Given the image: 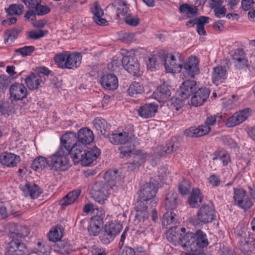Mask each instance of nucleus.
Listing matches in <instances>:
<instances>
[{
  "label": "nucleus",
  "mask_w": 255,
  "mask_h": 255,
  "mask_svg": "<svg viewBox=\"0 0 255 255\" xmlns=\"http://www.w3.org/2000/svg\"><path fill=\"white\" fill-rule=\"evenodd\" d=\"M233 198L234 204L245 210L249 209L252 206V201L246 192L242 189H234Z\"/></svg>",
  "instance_id": "obj_10"
},
{
  "label": "nucleus",
  "mask_w": 255,
  "mask_h": 255,
  "mask_svg": "<svg viewBox=\"0 0 255 255\" xmlns=\"http://www.w3.org/2000/svg\"><path fill=\"white\" fill-rule=\"evenodd\" d=\"M239 248L241 252L246 255H250L254 252L251 238L246 232L237 234Z\"/></svg>",
  "instance_id": "obj_13"
},
{
  "label": "nucleus",
  "mask_w": 255,
  "mask_h": 255,
  "mask_svg": "<svg viewBox=\"0 0 255 255\" xmlns=\"http://www.w3.org/2000/svg\"><path fill=\"white\" fill-rule=\"evenodd\" d=\"M8 236L11 240H18L19 238L25 237L29 234L28 229L25 226H20L15 224H10L8 225Z\"/></svg>",
  "instance_id": "obj_17"
},
{
  "label": "nucleus",
  "mask_w": 255,
  "mask_h": 255,
  "mask_svg": "<svg viewBox=\"0 0 255 255\" xmlns=\"http://www.w3.org/2000/svg\"><path fill=\"white\" fill-rule=\"evenodd\" d=\"M190 189V185L187 180H184L179 184L178 190L182 195H187L189 192Z\"/></svg>",
  "instance_id": "obj_53"
},
{
  "label": "nucleus",
  "mask_w": 255,
  "mask_h": 255,
  "mask_svg": "<svg viewBox=\"0 0 255 255\" xmlns=\"http://www.w3.org/2000/svg\"><path fill=\"white\" fill-rule=\"evenodd\" d=\"M81 194L80 190H75L68 193L60 201L61 206H68L73 203Z\"/></svg>",
  "instance_id": "obj_39"
},
{
  "label": "nucleus",
  "mask_w": 255,
  "mask_h": 255,
  "mask_svg": "<svg viewBox=\"0 0 255 255\" xmlns=\"http://www.w3.org/2000/svg\"><path fill=\"white\" fill-rule=\"evenodd\" d=\"M77 137L74 132H70L63 134L60 138V145L58 148L69 152L72 157V149Z\"/></svg>",
  "instance_id": "obj_16"
},
{
  "label": "nucleus",
  "mask_w": 255,
  "mask_h": 255,
  "mask_svg": "<svg viewBox=\"0 0 255 255\" xmlns=\"http://www.w3.org/2000/svg\"><path fill=\"white\" fill-rule=\"evenodd\" d=\"M17 33L15 30H8L5 31L4 36V43L6 44L12 43L17 38Z\"/></svg>",
  "instance_id": "obj_52"
},
{
  "label": "nucleus",
  "mask_w": 255,
  "mask_h": 255,
  "mask_svg": "<svg viewBox=\"0 0 255 255\" xmlns=\"http://www.w3.org/2000/svg\"><path fill=\"white\" fill-rule=\"evenodd\" d=\"M34 50V47L33 46H25L19 48L15 50L17 53H19L22 56H26L30 55Z\"/></svg>",
  "instance_id": "obj_54"
},
{
  "label": "nucleus",
  "mask_w": 255,
  "mask_h": 255,
  "mask_svg": "<svg viewBox=\"0 0 255 255\" xmlns=\"http://www.w3.org/2000/svg\"><path fill=\"white\" fill-rule=\"evenodd\" d=\"M210 91L207 88H200L196 91L191 99L192 104L196 107L202 105L209 97Z\"/></svg>",
  "instance_id": "obj_29"
},
{
  "label": "nucleus",
  "mask_w": 255,
  "mask_h": 255,
  "mask_svg": "<svg viewBox=\"0 0 255 255\" xmlns=\"http://www.w3.org/2000/svg\"><path fill=\"white\" fill-rule=\"evenodd\" d=\"M179 10L181 13H185L189 17L195 15L197 12L196 7L191 6L187 4H183L180 6Z\"/></svg>",
  "instance_id": "obj_50"
},
{
  "label": "nucleus",
  "mask_w": 255,
  "mask_h": 255,
  "mask_svg": "<svg viewBox=\"0 0 255 255\" xmlns=\"http://www.w3.org/2000/svg\"><path fill=\"white\" fill-rule=\"evenodd\" d=\"M57 251L62 254H67L69 253L70 248L64 242H60L57 244Z\"/></svg>",
  "instance_id": "obj_58"
},
{
  "label": "nucleus",
  "mask_w": 255,
  "mask_h": 255,
  "mask_svg": "<svg viewBox=\"0 0 255 255\" xmlns=\"http://www.w3.org/2000/svg\"><path fill=\"white\" fill-rule=\"evenodd\" d=\"M177 199V194L174 192L170 191L166 195L165 204L167 210L163 217L162 225L164 227H167L177 223L176 215L173 211L176 207Z\"/></svg>",
  "instance_id": "obj_5"
},
{
  "label": "nucleus",
  "mask_w": 255,
  "mask_h": 255,
  "mask_svg": "<svg viewBox=\"0 0 255 255\" xmlns=\"http://www.w3.org/2000/svg\"><path fill=\"white\" fill-rule=\"evenodd\" d=\"M92 12L94 14V21L99 25H104L107 23V21L102 18L104 15L103 10L99 5L97 2L94 3V8L92 9Z\"/></svg>",
  "instance_id": "obj_37"
},
{
  "label": "nucleus",
  "mask_w": 255,
  "mask_h": 255,
  "mask_svg": "<svg viewBox=\"0 0 255 255\" xmlns=\"http://www.w3.org/2000/svg\"><path fill=\"white\" fill-rule=\"evenodd\" d=\"M186 229L185 228L181 229L177 227H171L166 233L167 240L174 244L178 243L184 248L186 246H184L183 240L186 234Z\"/></svg>",
  "instance_id": "obj_12"
},
{
  "label": "nucleus",
  "mask_w": 255,
  "mask_h": 255,
  "mask_svg": "<svg viewBox=\"0 0 255 255\" xmlns=\"http://www.w3.org/2000/svg\"><path fill=\"white\" fill-rule=\"evenodd\" d=\"M33 253L37 255H49V249L41 242H38L33 249Z\"/></svg>",
  "instance_id": "obj_51"
},
{
  "label": "nucleus",
  "mask_w": 255,
  "mask_h": 255,
  "mask_svg": "<svg viewBox=\"0 0 255 255\" xmlns=\"http://www.w3.org/2000/svg\"><path fill=\"white\" fill-rule=\"evenodd\" d=\"M202 200V196L201 191L198 188L193 189L191 195L189 198V203L192 207H196L198 203H201Z\"/></svg>",
  "instance_id": "obj_40"
},
{
  "label": "nucleus",
  "mask_w": 255,
  "mask_h": 255,
  "mask_svg": "<svg viewBox=\"0 0 255 255\" xmlns=\"http://www.w3.org/2000/svg\"><path fill=\"white\" fill-rule=\"evenodd\" d=\"M72 159L75 163L79 162L83 166H88L92 164L100 155V149L95 146L90 150L87 147H84L76 145L72 149Z\"/></svg>",
  "instance_id": "obj_2"
},
{
  "label": "nucleus",
  "mask_w": 255,
  "mask_h": 255,
  "mask_svg": "<svg viewBox=\"0 0 255 255\" xmlns=\"http://www.w3.org/2000/svg\"><path fill=\"white\" fill-rule=\"evenodd\" d=\"M210 130L211 128L206 126L191 127L185 130L184 134L187 136L197 137L206 135Z\"/></svg>",
  "instance_id": "obj_32"
},
{
  "label": "nucleus",
  "mask_w": 255,
  "mask_h": 255,
  "mask_svg": "<svg viewBox=\"0 0 255 255\" xmlns=\"http://www.w3.org/2000/svg\"><path fill=\"white\" fill-rule=\"evenodd\" d=\"M41 0H23L25 5L30 9L33 10L38 4L41 3Z\"/></svg>",
  "instance_id": "obj_64"
},
{
  "label": "nucleus",
  "mask_w": 255,
  "mask_h": 255,
  "mask_svg": "<svg viewBox=\"0 0 255 255\" xmlns=\"http://www.w3.org/2000/svg\"><path fill=\"white\" fill-rule=\"evenodd\" d=\"M122 229L123 226L119 222L112 221L107 223L100 236V241L105 244H109L120 233Z\"/></svg>",
  "instance_id": "obj_7"
},
{
  "label": "nucleus",
  "mask_w": 255,
  "mask_h": 255,
  "mask_svg": "<svg viewBox=\"0 0 255 255\" xmlns=\"http://www.w3.org/2000/svg\"><path fill=\"white\" fill-rule=\"evenodd\" d=\"M49 241L56 242L61 239L62 237V232L60 227H55L49 231L48 235Z\"/></svg>",
  "instance_id": "obj_46"
},
{
  "label": "nucleus",
  "mask_w": 255,
  "mask_h": 255,
  "mask_svg": "<svg viewBox=\"0 0 255 255\" xmlns=\"http://www.w3.org/2000/svg\"><path fill=\"white\" fill-rule=\"evenodd\" d=\"M105 181L111 189H114L117 184L120 183L124 178L121 172L117 170H109L104 176Z\"/></svg>",
  "instance_id": "obj_21"
},
{
  "label": "nucleus",
  "mask_w": 255,
  "mask_h": 255,
  "mask_svg": "<svg viewBox=\"0 0 255 255\" xmlns=\"http://www.w3.org/2000/svg\"><path fill=\"white\" fill-rule=\"evenodd\" d=\"M215 210L212 206L203 205L199 210L194 223H209L215 219Z\"/></svg>",
  "instance_id": "obj_9"
},
{
  "label": "nucleus",
  "mask_w": 255,
  "mask_h": 255,
  "mask_svg": "<svg viewBox=\"0 0 255 255\" xmlns=\"http://www.w3.org/2000/svg\"><path fill=\"white\" fill-rule=\"evenodd\" d=\"M94 220H90L88 227V232L90 235L97 236L101 231V227L103 224L96 222Z\"/></svg>",
  "instance_id": "obj_43"
},
{
  "label": "nucleus",
  "mask_w": 255,
  "mask_h": 255,
  "mask_svg": "<svg viewBox=\"0 0 255 255\" xmlns=\"http://www.w3.org/2000/svg\"><path fill=\"white\" fill-rule=\"evenodd\" d=\"M93 125L97 131L104 134L108 128L107 122L101 117L96 118L93 121Z\"/></svg>",
  "instance_id": "obj_44"
},
{
  "label": "nucleus",
  "mask_w": 255,
  "mask_h": 255,
  "mask_svg": "<svg viewBox=\"0 0 255 255\" xmlns=\"http://www.w3.org/2000/svg\"><path fill=\"white\" fill-rule=\"evenodd\" d=\"M21 160L19 156L8 152H4L0 155V163L7 167H14Z\"/></svg>",
  "instance_id": "obj_25"
},
{
  "label": "nucleus",
  "mask_w": 255,
  "mask_h": 255,
  "mask_svg": "<svg viewBox=\"0 0 255 255\" xmlns=\"http://www.w3.org/2000/svg\"><path fill=\"white\" fill-rule=\"evenodd\" d=\"M33 10L37 15H44L50 11V8L46 6L39 4Z\"/></svg>",
  "instance_id": "obj_56"
},
{
  "label": "nucleus",
  "mask_w": 255,
  "mask_h": 255,
  "mask_svg": "<svg viewBox=\"0 0 255 255\" xmlns=\"http://www.w3.org/2000/svg\"><path fill=\"white\" fill-rule=\"evenodd\" d=\"M199 60L196 56H190L182 65L185 72L191 77L199 73Z\"/></svg>",
  "instance_id": "obj_23"
},
{
  "label": "nucleus",
  "mask_w": 255,
  "mask_h": 255,
  "mask_svg": "<svg viewBox=\"0 0 255 255\" xmlns=\"http://www.w3.org/2000/svg\"><path fill=\"white\" fill-rule=\"evenodd\" d=\"M100 84L106 90L113 91L117 89L119 86L118 79L113 74L103 75L100 78Z\"/></svg>",
  "instance_id": "obj_22"
},
{
  "label": "nucleus",
  "mask_w": 255,
  "mask_h": 255,
  "mask_svg": "<svg viewBox=\"0 0 255 255\" xmlns=\"http://www.w3.org/2000/svg\"><path fill=\"white\" fill-rule=\"evenodd\" d=\"M170 95L171 92L169 88L165 85L159 86L153 94L155 99L159 102H166Z\"/></svg>",
  "instance_id": "obj_35"
},
{
  "label": "nucleus",
  "mask_w": 255,
  "mask_h": 255,
  "mask_svg": "<svg viewBox=\"0 0 255 255\" xmlns=\"http://www.w3.org/2000/svg\"><path fill=\"white\" fill-rule=\"evenodd\" d=\"M176 148L174 147L173 143L170 142L166 144L164 146H160L158 148L157 152L160 156H165L167 154L172 153L174 150H175Z\"/></svg>",
  "instance_id": "obj_48"
},
{
  "label": "nucleus",
  "mask_w": 255,
  "mask_h": 255,
  "mask_svg": "<svg viewBox=\"0 0 255 255\" xmlns=\"http://www.w3.org/2000/svg\"><path fill=\"white\" fill-rule=\"evenodd\" d=\"M28 250L25 244L18 240H11L6 247L7 255H24L28 254Z\"/></svg>",
  "instance_id": "obj_18"
},
{
  "label": "nucleus",
  "mask_w": 255,
  "mask_h": 255,
  "mask_svg": "<svg viewBox=\"0 0 255 255\" xmlns=\"http://www.w3.org/2000/svg\"><path fill=\"white\" fill-rule=\"evenodd\" d=\"M25 196H29L32 199H36L41 193V190L37 185L30 183H26L20 187Z\"/></svg>",
  "instance_id": "obj_30"
},
{
  "label": "nucleus",
  "mask_w": 255,
  "mask_h": 255,
  "mask_svg": "<svg viewBox=\"0 0 255 255\" xmlns=\"http://www.w3.org/2000/svg\"><path fill=\"white\" fill-rule=\"evenodd\" d=\"M208 182L213 187H217L220 184L221 180L219 176L213 174L209 178Z\"/></svg>",
  "instance_id": "obj_63"
},
{
  "label": "nucleus",
  "mask_w": 255,
  "mask_h": 255,
  "mask_svg": "<svg viewBox=\"0 0 255 255\" xmlns=\"http://www.w3.org/2000/svg\"><path fill=\"white\" fill-rule=\"evenodd\" d=\"M127 92L130 97L136 98L144 93V88L141 83L133 82L130 84Z\"/></svg>",
  "instance_id": "obj_38"
},
{
  "label": "nucleus",
  "mask_w": 255,
  "mask_h": 255,
  "mask_svg": "<svg viewBox=\"0 0 255 255\" xmlns=\"http://www.w3.org/2000/svg\"><path fill=\"white\" fill-rule=\"evenodd\" d=\"M45 32L42 30H31L28 32L27 36L29 38L32 39H38L45 35Z\"/></svg>",
  "instance_id": "obj_57"
},
{
  "label": "nucleus",
  "mask_w": 255,
  "mask_h": 255,
  "mask_svg": "<svg viewBox=\"0 0 255 255\" xmlns=\"http://www.w3.org/2000/svg\"><path fill=\"white\" fill-rule=\"evenodd\" d=\"M232 59L237 69L246 70L250 67L251 63L249 61L245 52L242 48H238L234 50Z\"/></svg>",
  "instance_id": "obj_11"
},
{
  "label": "nucleus",
  "mask_w": 255,
  "mask_h": 255,
  "mask_svg": "<svg viewBox=\"0 0 255 255\" xmlns=\"http://www.w3.org/2000/svg\"><path fill=\"white\" fill-rule=\"evenodd\" d=\"M209 17L207 16H200L195 18L193 20H189L187 22V25H189L190 24L193 23V24H201L204 26L205 24L208 23L209 22Z\"/></svg>",
  "instance_id": "obj_55"
},
{
  "label": "nucleus",
  "mask_w": 255,
  "mask_h": 255,
  "mask_svg": "<svg viewBox=\"0 0 255 255\" xmlns=\"http://www.w3.org/2000/svg\"><path fill=\"white\" fill-rule=\"evenodd\" d=\"M227 77V71L225 67L218 66L214 68L212 74L213 83L218 85L224 82Z\"/></svg>",
  "instance_id": "obj_36"
},
{
  "label": "nucleus",
  "mask_w": 255,
  "mask_h": 255,
  "mask_svg": "<svg viewBox=\"0 0 255 255\" xmlns=\"http://www.w3.org/2000/svg\"><path fill=\"white\" fill-rule=\"evenodd\" d=\"M158 183L154 180H150L149 183L143 185L139 192V199L138 201L150 204L151 207L157 204L155 195L158 190Z\"/></svg>",
  "instance_id": "obj_6"
},
{
  "label": "nucleus",
  "mask_w": 255,
  "mask_h": 255,
  "mask_svg": "<svg viewBox=\"0 0 255 255\" xmlns=\"http://www.w3.org/2000/svg\"><path fill=\"white\" fill-rule=\"evenodd\" d=\"M109 140L114 144H123L119 147L122 158L128 157L134 147L139 144L135 138L129 137L128 133L126 131L112 133L109 135Z\"/></svg>",
  "instance_id": "obj_1"
},
{
  "label": "nucleus",
  "mask_w": 255,
  "mask_h": 255,
  "mask_svg": "<svg viewBox=\"0 0 255 255\" xmlns=\"http://www.w3.org/2000/svg\"><path fill=\"white\" fill-rule=\"evenodd\" d=\"M214 160H220L224 166L227 165L231 162V157L229 153L224 150H218L215 153Z\"/></svg>",
  "instance_id": "obj_42"
},
{
  "label": "nucleus",
  "mask_w": 255,
  "mask_h": 255,
  "mask_svg": "<svg viewBox=\"0 0 255 255\" xmlns=\"http://www.w3.org/2000/svg\"><path fill=\"white\" fill-rule=\"evenodd\" d=\"M164 64L166 71L169 73L180 72L182 69V65L179 60L171 54L166 56Z\"/></svg>",
  "instance_id": "obj_20"
},
{
  "label": "nucleus",
  "mask_w": 255,
  "mask_h": 255,
  "mask_svg": "<svg viewBox=\"0 0 255 255\" xmlns=\"http://www.w3.org/2000/svg\"><path fill=\"white\" fill-rule=\"evenodd\" d=\"M158 110V106L154 103L145 104L141 105L137 110L138 115L143 119H148L154 117Z\"/></svg>",
  "instance_id": "obj_26"
},
{
  "label": "nucleus",
  "mask_w": 255,
  "mask_h": 255,
  "mask_svg": "<svg viewBox=\"0 0 255 255\" xmlns=\"http://www.w3.org/2000/svg\"><path fill=\"white\" fill-rule=\"evenodd\" d=\"M66 69H75L80 66L82 56L80 53L67 52Z\"/></svg>",
  "instance_id": "obj_34"
},
{
  "label": "nucleus",
  "mask_w": 255,
  "mask_h": 255,
  "mask_svg": "<svg viewBox=\"0 0 255 255\" xmlns=\"http://www.w3.org/2000/svg\"><path fill=\"white\" fill-rule=\"evenodd\" d=\"M49 159L48 160L44 157L38 156L33 161L31 165L32 168L35 170H41L47 166L49 167Z\"/></svg>",
  "instance_id": "obj_41"
},
{
  "label": "nucleus",
  "mask_w": 255,
  "mask_h": 255,
  "mask_svg": "<svg viewBox=\"0 0 255 255\" xmlns=\"http://www.w3.org/2000/svg\"><path fill=\"white\" fill-rule=\"evenodd\" d=\"M29 90L38 89L41 83L44 82L42 77L39 73H31L24 80Z\"/></svg>",
  "instance_id": "obj_31"
},
{
  "label": "nucleus",
  "mask_w": 255,
  "mask_h": 255,
  "mask_svg": "<svg viewBox=\"0 0 255 255\" xmlns=\"http://www.w3.org/2000/svg\"><path fill=\"white\" fill-rule=\"evenodd\" d=\"M251 115V110L246 108L235 113L232 116L228 118L226 123L228 127H234L241 124L246 120Z\"/></svg>",
  "instance_id": "obj_14"
},
{
  "label": "nucleus",
  "mask_w": 255,
  "mask_h": 255,
  "mask_svg": "<svg viewBox=\"0 0 255 255\" xmlns=\"http://www.w3.org/2000/svg\"><path fill=\"white\" fill-rule=\"evenodd\" d=\"M125 22L128 25L135 26L139 24V19L136 16L128 15L125 17Z\"/></svg>",
  "instance_id": "obj_60"
},
{
  "label": "nucleus",
  "mask_w": 255,
  "mask_h": 255,
  "mask_svg": "<svg viewBox=\"0 0 255 255\" xmlns=\"http://www.w3.org/2000/svg\"><path fill=\"white\" fill-rule=\"evenodd\" d=\"M93 216L91 218L90 220H94L96 222L103 224L105 213L103 208H95V210H93Z\"/></svg>",
  "instance_id": "obj_47"
},
{
  "label": "nucleus",
  "mask_w": 255,
  "mask_h": 255,
  "mask_svg": "<svg viewBox=\"0 0 255 255\" xmlns=\"http://www.w3.org/2000/svg\"><path fill=\"white\" fill-rule=\"evenodd\" d=\"M215 15L218 18H222L225 16L226 13V9L221 5L213 9Z\"/></svg>",
  "instance_id": "obj_62"
},
{
  "label": "nucleus",
  "mask_w": 255,
  "mask_h": 255,
  "mask_svg": "<svg viewBox=\"0 0 255 255\" xmlns=\"http://www.w3.org/2000/svg\"><path fill=\"white\" fill-rule=\"evenodd\" d=\"M196 90V83L193 80H187L182 83L180 87L179 94L183 100L187 99Z\"/></svg>",
  "instance_id": "obj_27"
},
{
  "label": "nucleus",
  "mask_w": 255,
  "mask_h": 255,
  "mask_svg": "<svg viewBox=\"0 0 255 255\" xmlns=\"http://www.w3.org/2000/svg\"><path fill=\"white\" fill-rule=\"evenodd\" d=\"M158 57L156 55H153L148 58L147 62V68L151 71H153L156 68L157 60Z\"/></svg>",
  "instance_id": "obj_59"
},
{
  "label": "nucleus",
  "mask_w": 255,
  "mask_h": 255,
  "mask_svg": "<svg viewBox=\"0 0 255 255\" xmlns=\"http://www.w3.org/2000/svg\"><path fill=\"white\" fill-rule=\"evenodd\" d=\"M69 154V151L58 148L55 152L48 157L51 169L57 172L67 170L70 167Z\"/></svg>",
  "instance_id": "obj_4"
},
{
  "label": "nucleus",
  "mask_w": 255,
  "mask_h": 255,
  "mask_svg": "<svg viewBox=\"0 0 255 255\" xmlns=\"http://www.w3.org/2000/svg\"><path fill=\"white\" fill-rule=\"evenodd\" d=\"M108 185L102 182L95 183L90 191L91 197L100 204H104L109 194Z\"/></svg>",
  "instance_id": "obj_8"
},
{
  "label": "nucleus",
  "mask_w": 255,
  "mask_h": 255,
  "mask_svg": "<svg viewBox=\"0 0 255 255\" xmlns=\"http://www.w3.org/2000/svg\"><path fill=\"white\" fill-rule=\"evenodd\" d=\"M122 64L128 73L133 75H140V66L136 58L131 55L125 56L122 59Z\"/></svg>",
  "instance_id": "obj_15"
},
{
  "label": "nucleus",
  "mask_w": 255,
  "mask_h": 255,
  "mask_svg": "<svg viewBox=\"0 0 255 255\" xmlns=\"http://www.w3.org/2000/svg\"><path fill=\"white\" fill-rule=\"evenodd\" d=\"M183 242L185 248H189L193 252L197 248H206L209 244L206 234L201 230H197L195 233H186Z\"/></svg>",
  "instance_id": "obj_3"
},
{
  "label": "nucleus",
  "mask_w": 255,
  "mask_h": 255,
  "mask_svg": "<svg viewBox=\"0 0 255 255\" xmlns=\"http://www.w3.org/2000/svg\"><path fill=\"white\" fill-rule=\"evenodd\" d=\"M67 56V51H63L55 55L54 60L59 67L66 68Z\"/></svg>",
  "instance_id": "obj_45"
},
{
  "label": "nucleus",
  "mask_w": 255,
  "mask_h": 255,
  "mask_svg": "<svg viewBox=\"0 0 255 255\" xmlns=\"http://www.w3.org/2000/svg\"><path fill=\"white\" fill-rule=\"evenodd\" d=\"M23 6L21 4H12L9 6L6 12L11 15H20L23 12Z\"/></svg>",
  "instance_id": "obj_49"
},
{
  "label": "nucleus",
  "mask_w": 255,
  "mask_h": 255,
  "mask_svg": "<svg viewBox=\"0 0 255 255\" xmlns=\"http://www.w3.org/2000/svg\"><path fill=\"white\" fill-rule=\"evenodd\" d=\"M94 137L93 131L90 129L87 128H82L78 132L77 140L75 146L78 144L86 147L87 145L93 141Z\"/></svg>",
  "instance_id": "obj_19"
},
{
  "label": "nucleus",
  "mask_w": 255,
  "mask_h": 255,
  "mask_svg": "<svg viewBox=\"0 0 255 255\" xmlns=\"http://www.w3.org/2000/svg\"><path fill=\"white\" fill-rule=\"evenodd\" d=\"M183 100V99L181 100L178 98L173 97L171 99V105L176 111H178L184 105Z\"/></svg>",
  "instance_id": "obj_61"
},
{
  "label": "nucleus",
  "mask_w": 255,
  "mask_h": 255,
  "mask_svg": "<svg viewBox=\"0 0 255 255\" xmlns=\"http://www.w3.org/2000/svg\"><path fill=\"white\" fill-rule=\"evenodd\" d=\"M131 155H134V160L132 163H129L128 165V169L131 170L135 169L144 163L148 156L147 154L143 153L141 150H135V148L132 153H130V155L128 157Z\"/></svg>",
  "instance_id": "obj_28"
},
{
  "label": "nucleus",
  "mask_w": 255,
  "mask_h": 255,
  "mask_svg": "<svg viewBox=\"0 0 255 255\" xmlns=\"http://www.w3.org/2000/svg\"><path fill=\"white\" fill-rule=\"evenodd\" d=\"M10 97L15 101L21 100L26 97L27 90L22 84L15 83L9 88Z\"/></svg>",
  "instance_id": "obj_24"
},
{
  "label": "nucleus",
  "mask_w": 255,
  "mask_h": 255,
  "mask_svg": "<svg viewBox=\"0 0 255 255\" xmlns=\"http://www.w3.org/2000/svg\"><path fill=\"white\" fill-rule=\"evenodd\" d=\"M146 203L141 201H137L136 202L135 207L136 211L135 217L139 222H144L149 217V213L147 211L148 206H146Z\"/></svg>",
  "instance_id": "obj_33"
}]
</instances>
